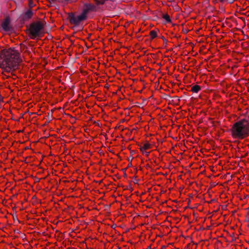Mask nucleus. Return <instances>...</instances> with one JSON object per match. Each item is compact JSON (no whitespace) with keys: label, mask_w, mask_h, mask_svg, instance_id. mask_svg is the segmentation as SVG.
<instances>
[{"label":"nucleus","mask_w":249,"mask_h":249,"mask_svg":"<svg viewBox=\"0 0 249 249\" xmlns=\"http://www.w3.org/2000/svg\"><path fill=\"white\" fill-rule=\"evenodd\" d=\"M21 61L20 54L15 48L4 49L0 52V67L6 72H10Z\"/></svg>","instance_id":"obj_1"},{"label":"nucleus","mask_w":249,"mask_h":249,"mask_svg":"<svg viewBox=\"0 0 249 249\" xmlns=\"http://www.w3.org/2000/svg\"><path fill=\"white\" fill-rule=\"evenodd\" d=\"M230 134L233 139L243 140L249 136V121L245 119L234 123L230 129Z\"/></svg>","instance_id":"obj_2"},{"label":"nucleus","mask_w":249,"mask_h":249,"mask_svg":"<svg viewBox=\"0 0 249 249\" xmlns=\"http://www.w3.org/2000/svg\"><path fill=\"white\" fill-rule=\"evenodd\" d=\"M43 28L44 24L41 21H37L31 24L28 29L29 36L30 38L34 39L40 36Z\"/></svg>","instance_id":"obj_3"},{"label":"nucleus","mask_w":249,"mask_h":249,"mask_svg":"<svg viewBox=\"0 0 249 249\" xmlns=\"http://www.w3.org/2000/svg\"><path fill=\"white\" fill-rule=\"evenodd\" d=\"M89 12V9H84L82 13L78 15H76L73 13H70L69 15V19L71 24L74 26L79 25L82 21L86 20L87 15Z\"/></svg>","instance_id":"obj_4"},{"label":"nucleus","mask_w":249,"mask_h":249,"mask_svg":"<svg viewBox=\"0 0 249 249\" xmlns=\"http://www.w3.org/2000/svg\"><path fill=\"white\" fill-rule=\"evenodd\" d=\"M152 146L148 142L144 143L142 145L140 146V151L143 154H145L146 156H148L149 152H147V150L152 148Z\"/></svg>","instance_id":"obj_5"},{"label":"nucleus","mask_w":249,"mask_h":249,"mask_svg":"<svg viewBox=\"0 0 249 249\" xmlns=\"http://www.w3.org/2000/svg\"><path fill=\"white\" fill-rule=\"evenodd\" d=\"M1 26L4 31H8L10 30V27L8 19H5L4 20V21L1 24Z\"/></svg>","instance_id":"obj_6"},{"label":"nucleus","mask_w":249,"mask_h":249,"mask_svg":"<svg viewBox=\"0 0 249 249\" xmlns=\"http://www.w3.org/2000/svg\"><path fill=\"white\" fill-rule=\"evenodd\" d=\"M201 89V88L198 85H195L191 88V91L194 93H197Z\"/></svg>","instance_id":"obj_7"},{"label":"nucleus","mask_w":249,"mask_h":249,"mask_svg":"<svg viewBox=\"0 0 249 249\" xmlns=\"http://www.w3.org/2000/svg\"><path fill=\"white\" fill-rule=\"evenodd\" d=\"M33 16V12L31 10L29 9L27 10L24 15V19H30L32 18Z\"/></svg>","instance_id":"obj_8"},{"label":"nucleus","mask_w":249,"mask_h":249,"mask_svg":"<svg viewBox=\"0 0 249 249\" xmlns=\"http://www.w3.org/2000/svg\"><path fill=\"white\" fill-rule=\"evenodd\" d=\"M149 36L151 39H153L157 36V32L155 30H152L150 32Z\"/></svg>","instance_id":"obj_9"},{"label":"nucleus","mask_w":249,"mask_h":249,"mask_svg":"<svg viewBox=\"0 0 249 249\" xmlns=\"http://www.w3.org/2000/svg\"><path fill=\"white\" fill-rule=\"evenodd\" d=\"M163 18L168 22H171L170 17L168 14L164 15L163 16Z\"/></svg>","instance_id":"obj_10"},{"label":"nucleus","mask_w":249,"mask_h":249,"mask_svg":"<svg viewBox=\"0 0 249 249\" xmlns=\"http://www.w3.org/2000/svg\"><path fill=\"white\" fill-rule=\"evenodd\" d=\"M2 100H3V98L0 94V103L2 101Z\"/></svg>","instance_id":"obj_11"}]
</instances>
